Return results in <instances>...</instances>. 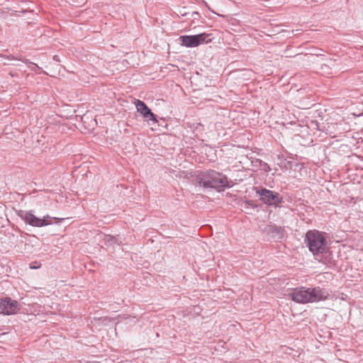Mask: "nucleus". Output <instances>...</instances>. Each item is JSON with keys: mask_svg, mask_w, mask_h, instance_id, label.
I'll use <instances>...</instances> for the list:
<instances>
[{"mask_svg": "<svg viewBox=\"0 0 363 363\" xmlns=\"http://www.w3.org/2000/svg\"><path fill=\"white\" fill-rule=\"evenodd\" d=\"M52 219H55V218H52L49 216H44L41 220H45V223H48L47 225L52 224Z\"/></svg>", "mask_w": 363, "mask_h": 363, "instance_id": "obj_14", "label": "nucleus"}, {"mask_svg": "<svg viewBox=\"0 0 363 363\" xmlns=\"http://www.w3.org/2000/svg\"><path fill=\"white\" fill-rule=\"evenodd\" d=\"M259 169L264 171L265 172H268L271 170L269 165L263 161L261 162V165H260Z\"/></svg>", "mask_w": 363, "mask_h": 363, "instance_id": "obj_11", "label": "nucleus"}, {"mask_svg": "<svg viewBox=\"0 0 363 363\" xmlns=\"http://www.w3.org/2000/svg\"><path fill=\"white\" fill-rule=\"evenodd\" d=\"M23 62L28 65V67L30 69L31 71L37 72L38 70L40 69V67L38 66L35 63L30 62L29 60H24Z\"/></svg>", "mask_w": 363, "mask_h": 363, "instance_id": "obj_10", "label": "nucleus"}, {"mask_svg": "<svg viewBox=\"0 0 363 363\" xmlns=\"http://www.w3.org/2000/svg\"><path fill=\"white\" fill-rule=\"evenodd\" d=\"M20 310V305L17 301L10 297H5L0 299V314L13 315Z\"/></svg>", "mask_w": 363, "mask_h": 363, "instance_id": "obj_5", "label": "nucleus"}, {"mask_svg": "<svg viewBox=\"0 0 363 363\" xmlns=\"http://www.w3.org/2000/svg\"><path fill=\"white\" fill-rule=\"evenodd\" d=\"M184 8H183L182 10L179 11V13L181 14L182 16H187L189 13L184 11Z\"/></svg>", "mask_w": 363, "mask_h": 363, "instance_id": "obj_19", "label": "nucleus"}, {"mask_svg": "<svg viewBox=\"0 0 363 363\" xmlns=\"http://www.w3.org/2000/svg\"><path fill=\"white\" fill-rule=\"evenodd\" d=\"M247 203L249 205H251V206L252 205V201H248Z\"/></svg>", "mask_w": 363, "mask_h": 363, "instance_id": "obj_20", "label": "nucleus"}, {"mask_svg": "<svg viewBox=\"0 0 363 363\" xmlns=\"http://www.w3.org/2000/svg\"><path fill=\"white\" fill-rule=\"evenodd\" d=\"M191 16L194 18V19L198 18L199 17V13L197 11H193L190 13Z\"/></svg>", "mask_w": 363, "mask_h": 363, "instance_id": "obj_18", "label": "nucleus"}, {"mask_svg": "<svg viewBox=\"0 0 363 363\" xmlns=\"http://www.w3.org/2000/svg\"><path fill=\"white\" fill-rule=\"evenodd\" d=\"M138 112H139L144 118L151 121L154 123H157V116L153 113L151 109L147 106V104L139 99H137L135 102Z\"/></svg>", "mask_w": 363, "mask_h": 363, "instance_id": "obj_9", "label": "nucleus"}, {"mask_svg": "<svg viewBox=\"0 0 363 363\" xmlns=\"http://www.w3.org/2000/svg\"><path fill=\"white\" fill-rule=\"evenodd\" d=\"M315 55L317 56H320V55H323V54L320 53V52H318V53H316Z\"/></svg>", "mask_w": 363, "mask_h": 363, "instance_id": "obj_21", "label": "nucleus"}, {"mask_svg": "<svg viewBox=\"0 0 363 363\" xmlns=\"http://www.w3.org/2000/svg\"><path fill=\"white\" fill-rule=\"evenodd\" d=\"M17 215L26 223L33 227L46 226L48 223L45 220L38 218L33 214L32 211H26L20 210L17 212Z\"/></svg>", "mask_w": 363, "mask_h": 363, "instance_id": "obj_8", "label": "nucleus"}, {"mask_svg": "<svg viewBox=\"0 0 363 363\" xmlns=\"http://www.w3.org/2000/svg\"><path fill=\"white\" fill-rule=\"evenodd\" d=\"M193 126H195L194 127V128H195L194 130H199V131H201L202 130L203 125L201 123L193 124Z\"/></svg>", "mask_w": 363, "mask_h": 363, "instance_id": "obj_16", "label": "nucleus"}, {"mask_svg": "<svg viewBox=\"0 0 363 363\" xmlns=\"http://www.w3.org/2000/svg\"><path fill=\"white\" fill-rule=\"evenodd\" d=\"M202 1H203V3L204 4V5H205L206 6L208 7V6L207 3H206L205 1H203V0Z\"/></svg>", "mask_w": 363, "mask_h": 363, "instance_id": "obj_23", "label": "nucleus"}, {"mask_svg": "<svg viewBox=\"0 0 363 363\" xmlns=\"http://www.w3.org/2000/svg\"><path fill=\"white\" fill-rule=\"evenodd\" d=\"M261 162L260 159L255 158L251 161V164L253 167L260 168Z\"/></svg>", "mask_w": 363, "mask_h": 363, "instance_id": "obj_12", "label": "nucleus"}, {"mask_svg": "<svg viewBox=\"0 0 363 363\" xmlns=\"http://www.w3.org/2000/svg\"><path fill=\"white\" fill-rule=\"evenodd\" d=\"M116 238L111 235H107L106 237V242L110 244L115 243L116 242Z\"/></svg>", "mask_w": 363, "mask_h": 363, "instance_id": "obj_13", "label": "nucleus"}, {"mask_svg": "<svg viewBox=\"0 0 363 363\" xmlns=\"http://www.w3.org/2000/svg\"><path fill=\"white\" fill-rule=\"evenodd\" d=\"M208 34L203 33L193 35H182L179 37L181 44L186 48H194L206 42Z\"/></svg>", "mask_w": 363, "mask_h": 363, "instance_id": "obj_6", "label": "nucleus"}, {"mask_svg": "<svg viewBox=\"0 0 363 363\" xmlns=\"http://www.w3.org/2000/svg\"><path fill=\"white\" fill-rule=\"evenodd\" d=\"M40 267V264L37 262H33L30 264V269H39Z\"/></svg>", "mask_w": 363, "mask_h": 363, "instance_id": "obj_15", "label": "nucleus"}, {"mask_svg": "<svg viewBox=\"0 0 363 363\" xmlns=\"http://www.w3.org/2000/svg\"><path fill=\"white\" fill-rule=\"evenodd\" d=\"M289 296L296 303L306 304L328 299L329 292L320 286L308 288L299 286L292 289Z\"/></svg>", "mask_w": 363, "mask_h": 363, "instance_id": "obj_2", "label": "nucleus"}, {"mask_svg": "<svg viewBox=\"0 0 363 363\" xmlns=\"http://www.w3.org/2000/svg\"><path fill=\"white\" fill-rule=\"evenodd\" d=\"M262 231L276 241H281L286 235L284 228L272 223L265 225Z\"/></svg>", "mask_w": 363, "mask_h": 363, "instance_id": "obj_7", "label": "nucleus"}, {"mask_svg": "<svg viewBox=\"0 0 363 363\" xmlns=\"http://www.w3.org/2000/svg\"><path fill=\"white\" fill-rule=\"evenodd\" d=\"M325 233L316 230L306 233L304 242L318 262L326 264L330 259L331 253L325 236Z\"/></svg>", "mask_w": 363, "mask_h": 363, "instance_id": "obj_1", "label": "nucleus"}, {"mask_svg": "<svg viewBox=\"0 0 363 363\" xmlns=\"http://www.w3.org/2000/svg\"><path fill=\"white\" fill-rule=\"evenodd\" d=\"M330 69V67L327 65H321V67H320V69L321 71L324 72H328V69Z\"/></svg>", "mask_w": 363, "mask_h": 363, "instance_id": "obj_17", "label": "nucleus"}, {"mask_svg": "<svg viewBox=\"0 0 363 363\" xmlns=\"http://www.w3.org/2000/svg\"><path fill=\"white\" fill-rule=\"evenodd\" d=\"M196 182L205 189H213L220 192L231 187L228 177L221 172L213 169L201 171L196 176Z\"/></svg>", "mask_w": 363, "mask_h": 363, "instance_id": "obj_3", "label": "nucleus"}, {"mask_svg": "<svg viewBox=\"0 0 363 363\" xmlns=\"http://www.w3.org/2000/svg\"><path fill=\"white\" fill-rule=\"evenodd\" d=\"M312 123H315L316 126L318 125V124H317V123H317V121H315V122L312 121Z\"/></svg>", "mask_w": 363, "mask_h": 363, "instance_id": "obj_24", "label": "nucleus"}, {"mask_svg": "<svg viewBox=\"0 0 363 363\" xmlns=\"http://www.w3.org/2000/svg\"><path fill=\"white\" fill-rule=\"evenodd\" d=\"M256 194L259 196V201L269 206L274 208L283 206L284 199L279 192L260 187L256 188Z\"/></svg>", "mask_w": 363, "mask_h": 363, "instance_id": "obj_4", "label": "nucleus"}, {"mask_svg": "<svg viewBox=\"0 0 363 363\" xmlns=\"http://www.w3.org/2000/svg\"><path fill=\"white\" fill-rule=\"evenodd\" d=\"M315 55L317 56H320V55H323V54L320 53V52H318V53H316Z\"/></svg>", "mask_w": 363, "mask_h": 363, "instance_id": "obj_22", "label": "nucleus"}]
</instances>
